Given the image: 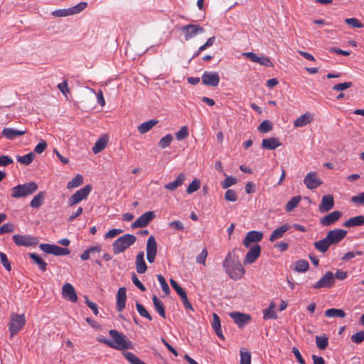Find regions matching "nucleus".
Instances as JSON below:
<instances>
[{
  "instance_id": "nucleus-7",
  "label": "nucleus",
  "mask_w": 364,
  "mask_h": 364,
  "mask_svg": "<svg viewBox=\"0 0 364 364\" xmlns=\"http://www.w3.org/2000/svg\"><path fill=\"white\" fill-rule=\"evenodd\" d=\"M92 190L90 185H86L83 188L77 191L68 200V204L70 206H73L75 204L79 203L82 200L85 199L90 194Z\"/></svg>"
},
{
  "instance_id": "nucleus-14",
  "label": "nucleus",
  "mask_w": 364,
  "mask_h": 364,
  "mask_svg": "<svg viewBox=\"0 0 364 364\" xmlns=\"http://www.w3.org/2000/svg\"><path fill=\"white\" fill-rule=\"evenodd\" d=\"M347 231L343 229H334L330 230L326 236L330 244L336 245L340 242L346 236Z\"/></svg>"
},
{
  "instance_id": "nucleus-20",
  "label": "nucleus",
  "mask_w": 364,
  "mask_h": 364,
  "mask_svg": "<svg viewBox=\"0 0 364 364\" xmlns=\"http://www.w3.org/2000/svg\"><path fill=\"white\" fill-rule=\"evenodd\" d=\"M62 296L64 299L71 302H76L77 300V296L75 289L70 283H66L63 286Z\"/></svg>"
},
{
  "instance_id": "nucleus-52",
  "label": "nucleus",
  "mask_w": 364,
  "mask_h": 364,
  "mask_svg": "<svg viewBox=\"0 0 364 364\" xmlns=\"http://www.w3.org/2000/svg\"><path fill=\"white\" fill-rule=\"evenodd\" d=\"M87 6V3L85 1H82L73 7H70V10L71 15H74V14L80 13L82 11L85 9Z\"/></svg>"
},
{
  "instance_id": "nucleus-36",
  "label": "nucleus",
  "mask_w": 364,
  "mask_h": 364,
  "mask_svg": "<svg viewBox=\"0 0 364 364\" xmlns=\"http://www.w3.org/2000/svg\"><path fill=\"white\" fill-rule=\"evenodd\" d=\"M324 314L328 318H344L346 316V313L343 310L333 308L326 310Z\"/></svg>"
},
{
  "instance_id": "nucleus-15",
  "label": "nucleus",
  "mask_w": 364,
  "mask_h": 364,
  "mask_svg": "<svg viewBox=\"0 0 364 364\" xmlns=\"http://www.w3.org/2000/svg\"><path fill=\"white\" fill-rule=\"evenodd\" d=\"M242 55L249 58L251 61H252L254 63H257L259 65H264V66H266L268 68H272L274 66L271 60L268 57H265V56L259 57L256 53H252V52L243 53Z\"/></svg>"
},
{
  "instance_id": "nucleus-58",
  "label": "nucleus",
  "mask_w": 364,
  "mask_h": 364,
  "mask_svg": "<svg viewBox=\"0 0 364 364\" xmlns=\"http://www.w3.org/2000/svg\"><path fill=\"white\" fill-rule=\"evenodd\" d=\"M157 279L161 284V289L163 290V291L166 294L168 295L169 293H170V288L167 284V282H166V279H164V277L161 275V274H158L157 275Z\"/></svg>"
},
{
  "instance_id": "nucleus-10",
  "label": "nucleus",
  "mask_w": 364,
  "mask_h": 364,
  "mask_svg": "<svg viewBox=\"0 0 364 364\" xmlns=\"http://www.w3.org/2000/svg\"><path fill=\"white\" fill-rule=\"evenodd\" d=\"M13 240L17 246L31 247L38 244V239L31 235H14Z\"/></svg>"
},
{
  "instance_id": "nucleus-64",
  "label": "nucleus",
  "mask_w": 364,
  "mask_h": 364,
  "mask_svg": "<svg viewBox=\"0 0 364 364\" xmlns=\"http://www.w3.org/2000/svg\"><path fill=\"white\" fill-rule=\"evenodd\" d=\"M351 201L355 204H364V192L353 196L351 198Z\"/></svg>"
},
{
  "instance_id": "nucleus-23",
  "label": "nucleus",
  "mask_w": 364,
  "mask_h": 364,
  "mask_svg": "<svg viewBox=\"0 0 364 364\" xmlns=\"http://www.w3.org/2000/svg\"><path fill=\"white\" fill-rule=\"evenodd\" d=\"M314 120V116L309 112H306L299 117L294 122V127H303L310 124Z\"/></svg>"
},
{
  "instance_id": "nucleus-45",
  "label": "nucleus",
  "mask_w": 364,
  "mask_h": 364,
  "mask_svg": "<svg viewBox=\"0 0 364 364\" xmlns=\"http://www.w3.org/2000/svg\"><path fill=\"white\" fill-rule=\"evenodd\" d=\"M83 183V177L80 174L76 175L70 181H69L67 184V188L68 189L74 188L78 187Z\"/></svg>"
},
{
  "instance_id": "nucleus-29",
  "label": "nucleus",
  "mask_w": 364,
  "mask_h": 364,
  "mask_svg": "<svg viewBox=\"0 0 364 364\" xmlns=\"http://www.w3.org/2000/svg\"><path fill=\"white\" fill-rule=\"evenodd\" d=\"M280 145L281 144L279 143V139L276 137L264 139L262 142V147L267 150H274Z\"/></svg>"
},
{
  "instance_id": "nucleus-30",
  "label": "nucleus",
  "mask_w": 364,
  "mask_h": 364,
  "mask_svg": "<svg viewBox=\"0 0 364 364\" xmlns=\"http://www.w3.org/2000/svg\"><path fill=\"white\" fill-rule=\"evenodd\" d=\"M212 327L215 333V334L221 339L224 340L225 338L223 334L221 325H220V318L219 316L214 313L213 314V321H212Z\"/></svg>"
},
{
  "instance_id": "nucleus-1",
  "label": "nucleus",
  "mask_w": 364,
  "mask_h": 364,
  "mask_svg": "<svg viewBox=\"0 0 364 364\" xmlns=\"http://www.w3.org/2000/svg\"><path fill=\"white\" fill-rule=\"evenodd\" d=\"M223 267L230 278L233 280L241 279L245 274V268L233 251L228 253L223 262Z\"/></svg>"
},
{
  "instance_id": "nucleus-16",
  "label": "nucleus",
  "mask_w": 364,
  "mask_h": 364,
  "mask_svg": "<svg viewBox=\"0 0 364 364\" xmlns=\"http://www.w3.org/2000/svg\"><path fill=\"white\" fill-rule=\"evenodd\" d=\"M262 238V232L256 230L250 231L247 233L243 240V245L248 248L252 243H254V245L257 244V242L261 241Z\"/></svg>"
},
{
  "instance_id": "nucleus-4",
  "label": "nucleus",
  "mask_w": 364,
  "mask_h": 364,
  "mask_svg": "<svg viewBox=\"0 0 364 364\" xmlns=\"http://www.w3.org/2000/svg\"><path fill=\"white\" fill-rule=\"evenodd\" d=\"M136 240V237L132 234H125L119 237L112 244L113 252L114 255H118L130 246L134 245Z\"/></svg>"
},
{
  "instance_id": "nucleus-27",
  "label": "nucleus",
  "mask_w": 364,
  "mask_h": 364,
  "mask_svg": "<svg viewBox=\"0 0 364 364\" xmlns=\"http://www.w3.org/2000/svg\"><path fill=\"white\" fill-rule=\"evenodd\" d=\"M109 141V137L107 135H102L95 142V145L92 148L94 154H98L105 149Z\"/></svg>"
},
{
  "instance_id": "nucleus-6",
  "label": "nucleus",
  "mask_w": 364,
  "mask_h": 364,
  "mask_svg": "<svg viewBox=\"0 0 364 364\" xmlns=\"http://www.w3.org/2000/svg\"><path fill=\"white\" fill-rule=\"evenodd\" d=\"M39 248L46 253L52 254L55 256L68 255L70 254L69 249L61 247L56 245L42 243L39 245Z\"/></svg>"
},
{
  "instance_id": "nucleus-31",
  "label": "nucleus",
  "mask_w": 364,
  "mask_h": 364,
  "mask_svg": "<svg viewBox=\"0 0 364 364\" xmlns=\"http://www.w3.org/2000/svg\"><path fill=\"white\" fill-rule=\"evenodd\" d=\"M158 122L157 119H154L144 122L138 127V132L142 134H145L156 125Z\"/></svg>"
},
{
  "instance_id": "nucleus-32",
  "label": "nucleus",
  "mask_w": 364,
  "mask_h": 364,
  "mask_svg": "<svg viewBox=\"0 0 364 364\" xmlns=\"http://www.w3.org/2000/svg\"><path fill=\"white\" fill-rule=\"evenodd\" d=\"M363 225H364V215L350 218L343 224V225L347 228L361 226Z\"/></svg>"
},
{
  "instance_id": "nucleus-17",
  "label": "nucleus",
  "mask_w": 364,
  "mask_h": 364,
  "mask_svg": "<svg viewBox=\"0 0 364 364\" xmlns=\"http://www.w3.org/2000/svg\"><path fill=\"white\" fill-rule=\"evenodd\" d=\"M304 183L308 189L313 190L318 188L322 181L317 178L316 172H309L305 176Z\"/></svg>"
},
{
  "instance_id": "nucleus-19",
  "label": "nucleus",
  "mask_w": 364,
  "mask_h": 364,
  "mask_svg": "<svg viewBox=\"0 0 364 364\" xmlns=\"http://www.w3.org/2000/svg\"><path fill=\"white\" fill-rule=\"evenodd\" d=\"M342 216V213L338 210H335L325 215L320 219V224L322 226L327 227L334 224Z\"/></svg>"
},
{
  "instance_id": "nucleus-39",
  "label": "nucleus",
  "mask_w": 364,
  "mask_h": 364,
  "mask_svg": "<svg viewBox=\"0 0 364 364\" xmlns=\"http://www.w3.org/2000/svg\"><path fill=\"white\" fill-rule=\"evenodd\" d=\"M29 257L38 265L39 269L42 272H45L47 269L48 264L36 253H30Z\"/></svg>"
},
{
  "instance_id": "nucleus-42",
  "label": "nucleus",
  "mask_w": 364,
  "mask_h": 364,
  "mask_svg": "<svg viewBox=\"0 0 364 364\" xmlns=\"http://www.w3.org/2000/svg\"><path fill=\"white\" fill-rule=\"evenodd\" d=\"M215 37H214V36L209 38L207 40V41L203 45L200 46L198 48V49L194 53V54L192 56L191 59L198 56L202 51H203L206 48L212 46L213 45L214 42H215Z\"/></svg>"
},
{
  "instance_id": "nucleus-46",
  "label": "nucleus",
  "mask_w": 364,
  "mask_h": 364,
  "mask_svg": "<svg viewBox=\"0 0 364 364\" xmlns=\"http://www.w3.org/2000/svg\"><path fill=\"white\" fill-rule=\"evenodd\" d=\"M34 159V154L33 152H30L26 155L23 156H17V161L18 162L24 164V165H29L32 163V161Z\"/></svg>"
},
{
  "instance_id": "nucleus-44",
  "label": "nucleus",
  "mask_w": 364,
  "mask_h": 364,
  "mask_svg": "<svg viewBox=\"0 0 364 364\" xmlns=\"http://www.w3.org/2000/svg\"><path fill=\"white\" fill-rule=\"evenodd\" d=\"M309 264L308 261L305 259H299L295 262L294 269L297 272H305L309 269Z\"/></svg>"
},
{
  "instance_id": "nucleus-50",
  "label": "nucleus",
  "mask_w": 364,
  "mask_h": 364,
  "mask_svg": "<svg viewBox=\"0 0 364 364\" xmlns=\"http://www.w3.org/2000/svg\"><path fill=\"white\" fill-rule=\"evenodd\" d=\"M172 140L173 136L171 134H168L159 140L158 145L161 149H166L169 146Z\"/></svg>"
},
{
  "instance_id": "nucleus-34",
  "label": "nucleus",
  "mask_w": 364,
  "mask_h": 364,
  "mask_svg": "<svg viewBox=\"0 0 364 364\" xmlns=\"http://www.w3.org/2000/svg\"><path fill=\"white\" fill-rule=\"evenodd\" d=\"M275 306V304L274 302H271L269 307L263 311V318L264 320L277 318V315L274 310Z\"/></svg>"
},
{
  "instance_id": "nucleus-40",
  "label": "nucleus",
  "mask_w": 364,
  "mask_h": 364,
  "mask_svg": "<svg viewBox=\"0 0 364 364\" xmlns=\"http://www.w3.org/2000/svg\"><path fill=\"white\" fill-rule=\"evenodd\" d=\"M316 344L318 349L325 350L328 346V337L326 335L316 336Z\"/></svg>"
},
{
  "instance_id": "nucleus-41",
  "label": "nucleus",
  "mask_w": 364,
  "mask_h": 364,
  "mask_svg": "<svg viewBox=\"0 0 364 364\" xmlns=\"http://www.w3.org/2000/svg\"><path fill=\"white\" fill-rule=\"evenodd\" d=\"M102 250L101 245L92 246L88 247L82 254L80 255V258L82 260H87L90 259L92 252H100Z\"/></svg>"
},
{
  "instance_id": "nucleus-22",
  "label": "nucleus",
  "mask_w": 364,
  "mask_h": 364,
  "mask_svg": "<svg viewBox=\"0 0 364 364\" xmlns=\"http://www.w3.org/2000/svg\"><path fill=\"white\" fill-rule=\"evenodd\" d=\"M127 300V289L125 287H120L117 294V310L122 311L125 308Z\"/></svg>"
},
{
  "instance_id": "nucleus-3",
  "label": "nucleus",
  "mask_w": 364,
  "mask_h": 364,
  "mask_svg": "<svg viewBox=\"0 0 364 364\" xmlns=\"http://www.w3.org/2000/svg\"><path fill=\"white\" fill-rule=\"evenodd\" d=\"M38 190V184L31 181L23 184H19L12 188L11 197L14 198H21L27 197Z\"/></svg>"
},
{
  "instance_id": "nucleus-5",
  "label": "nucleus",
  "mask_w": 364,
  "mask_h": 364,
  "mask_svg": "<svg viewBox=\"0 0 364 364\" xmlns=\"http://www.w3.org/2000/svg\"><path fill=\"white\" fill-rule=\"evenodd\" d=\"M25 324L26 318L24 314H11L9 323L11 337L19 332Z\"/></svg>"
},
{
  "instance_id": "nucleus-43",
  "label": "nucleus",
  "mask_w": 364,
  "mask_h": 364,
  "mask_svg": "<svg viewBox=\"0 0 364 364\" xmlns=\"http://www.w3.org/2000/svg\"><path fill=\"white\" fill-rule=\"evenodd\" d=\"M301 200L300 196H296L292 197L287 203L285 209L287 212L292 211L299 203Z\"/></svg>"
},
{
  "instance_id": "nucleus-33",
  "label": "nucleus",
  "mask_w": 364,
  "mask_h": 364,
  "mask_svg": "<svg viewBox=\"0 0 364 364\" xmlns=\"http://www.w3.org/2000/svg\"><path fill=\"white\" fill-rule=\"evenodd\" d=\"M331 245L330 244L326 237H324L323 240H318L314 243V246L316 248V250L321 253L326 252Z\"/></svg>"
},
{
  "instance_id": "nucleus-24",
  "label": "nucleus",
  "mask_w": 364,
  "mask_h": 364,
  "mask_svg": "<svg viewBox=\"0 0 364 364\" xmlns=\"http://www.w3.org/2000/svg\"><path fill=\"white\" fill-rule=\"evenodd\" d=\"M26 132V130H18L14 128H4L2 130V135L6 139L12 140L16 139L17 136L23 135Z\"/></svg>"
},
{
  "instance_id": "nucleus-55",
  "label": "nucleus",
  "mask_w": 364,
  "mask_h": 364,
  "mask_svg": "<svg viewBox=\"0 0 364 364\" xmlns=\"http://www.w3.org/2000/svg\"><path fill=\"white\" fill-rule=\"evenodd\" d=\"M272 124L268 120H264L262 122H261V124H259V126L258 127V130L261 133H267V132H269L270 130H272Z\"/></svg>"
},
{
  "instance_id": "nucleus-60",
  "label": "nucleus",
  "mask_w": 364,
  "mask_h": 364,
  "mask_svg": "<svg viewBox=\"0 0 364 364\" xmlns=\"http://www.w3.org/2000/svg\"><path fill=\"white\" fill-rule=\"evenodd\" d=\"M363 255V252L362 251H360V250H357V251H350V252H346L343 257H342V260L343 261H347V260H349L352 258H354L356 256H361Z\"/></svg>"
},
{
  "instance_id": "nucleus-38",
  "label": "nucleus",
  "mask_w": 364,
  "mask_h": 364,
  "mask_svg": "<svg viewBox=\"0 0 364 364\" xmlns=\"http://www.w3.org/2000/svg\"><path fill=\"white\" fill-rule=\"evenodd\" d=\"M157 253V243L155 240V237L151 235L148 238L146 242V254H154L156 255Z\"/></svg>"
},
{
  "instance_id": "nucleus-9",
  "label": "nucleus",
  "mask_w": 364,
  "mask_h": 364,
  "mask_svg": "<svg viewBox=\"0 0 364 364\" xmlns=\"http://www.w3.org/2000/svg\"><path fill=\"white\" fill-rule=\"evenodd\" d=\"M335 284L334 274L331 272H326L323 276L313 285V288L319 289L321 288H331Z\"/></svg>"
},
{
  "instance_id": "nucleus-2",
  "label": "nucleus",
  "mask_w": 364,
  "mask_h": 364,
  "mask_svg": "<svg viewBox=\"0 0 364 364\" xmlns=\"http://www.w3.org/2000/svg\"><path fill=\"white\" fill-rule=\"evenodd\" d=\"M109 334L112 337V340L105 338L102 336L99 337L97 341L100 343L107 345L109 348L118 350L132 348V343L129 341L122 333H120L117 330L111 329L109 331Z\"/></svg>"
},
{
  "instance_id": "nucleus-35",
  "label": "nucleus",
  "mask_w": 364,
  "mask_h": 364,
  "mask_svg": "<svg viewBox=\"0 0 364 364\" xmlns=\"http://www.w3.org/2000/svg\"><path fill=\"white\" fill-rule=\"evenodd\" d=\"M152 301L156 311L164 318L166 317V312L162 301L155 295L152 297Z\"/></svg>"
},
{
  "instance_id": "nucleus-8",
  "label": "nucleus",
  "mask_w": 364,
  "mask_h": 364,
  "mask_svg": "<svg viewBox=\"0 0 364 364\" xmlns=\"http://www.w3.org/2000/svg\"><path fill=\"white\" fill-rule=\"evenodd\" d=\"M180 29L183 33L186 41H189L198 34L203 33L205 31L204 28L198 24L185 25L181 27Z\"/></svg>"
},
{
  "instance_id": "nucleus-57",
  "label": "nucleus",
  "mask_w": 364,
  "mask_h": 364,
  "mask_svg": "<svg viewBox=\"0 0 364 364\" xmlns=\"http://www.w3.org/2000/svg\"><path fill=\"white\" fill-rule=\"evenodd\" d=\"M15 228L13 223H4L0 227V235L13 232Z\"/></svg>"
},
{
  "instance_id": "nucleus-53",
  "label": "nucleus",
  "mask_w": 364,
  "mask_h": 364,
  "mask_svg": "<svg viewBox=\"0 0 364 364\" xmlns=\"http://www.w3.org/2000/svg\"><path fill=\"white\" fill-rule=\"evenodd\" d=\"M51 14L55 17H65L71 16L70 8L55 10L51 13Z\"/></svg>"
},
{
  "instance_id": "nucleus-61",
  "label": "nucleus",
  "mask_w": 364,
  "mask_h": 364,
  "mask_svg": "<svg viewBox=\"0 0 364 364\" xmlns=\"http://www.w3.org/2000/svg\"><path fill=\"white\" fill-rule=\"evenodd\" d=\"M188 135V131L186 126L182 127L179 131L176 133L177 140L181 141Z\"/></svg>"
},
{
  "instance_id": "nucleus-63",
  "label": "nucleus",
  "mask_w": 364,
  "mask_h": 364,
  "mask_svg": "<svg viewBox=\"0 0 364 364\" xmlns=\"http://www.w3.org/2000/svg\"><path fill=\"white\" fill-rule=\"evenodd\" d=\"M1 263L4 267L7 270L10 271L11 269V264L7 258V256L4 252H0Z\"/></svg>"
},
{
  "instance_id": "nucleus-28",
  "label": "nucleus",
  "mask_w": 364,
  "mask_h": 364,
  "mask_svg": "<svg viewBox=\"0 0 364 364\" xmlns=\"http://www.w3.org/2000/svg\"><path fill=\"white\" fill-rule=\"evenodd\" d=\"M185 179V175L183 173H180L178 175L175 181L165 184L164 188L168 191H173L177 188L181 186Z\"/></svg>"
},
{
  "instance_id": "nucleus-51",
  "label": "nucleus",
  "mask_w": 364,
  "mask_h": 364,
  "mask_svg": "<svg viewBox=\"0 0 364 364\" xmlns=\"http://www.w3.org/2000/svg\"><path fill=\"white\" fill-rule=\"evenodd\" d=\"M237 183V180L236 178L229 176H226L225 179L222 182L221 186L223 189H227L229 187L236 184Z\"/></svg>"
},
{
  "instance_id": "nucleus-49",
  "label": "nucleus",
  "mask_w": 364,
  "mask_h": 364,
  "mask_svg": "<svg viewBox=\"0 0 364 364\" xmlns=\"http://www.w3.org/2000/svg\"><path fill=\"white\" fill-rule=\"evenodd\" d=\"M240 364H251V353L249 351L245 350V349H241L240 351Z\"/></svg>"
},
{
  "instance_id": "nucleus-21",
  "label": "nucleus",
  "mask_w": 364,
  "mask_h": 364,
  "mask_svg": "<svg viewBox=\"0 0 364 364\" xmlns=\"http://www.w3.org/2000/svg\"><path fill=\"white\" fill-rule=\"evenodd\" d=\"M334 200L331 195H325L322 197L321 203L318 206L319 211L326 213L333 208Z\"/></svg>"
},
{
  "instance_id": "nucleus-56",
  "label": "nucleus",
  "mask_w": 364,
  "mask_h": 364,
  "mask_svg": "<svg viewBox=\"0 0 364 364\" xmlns=\"http://www.w3.org/2000/svg\"><path fill=\"white\" fill-rule=\"evenodd\" d=\"M200 181H198V179H194L188 186L186 192L188 194L193 193L195 191H198L200 188Z\"/></svg>"
},
{
  "instance_id": "nucleus-12",
  "label": "nucleus",
  "mask_w": 364,
  "mask_h": 364,
  "mask_svg": "<svg viewBox=\"0 0 364 364\" xmlns=\"http://www.w3.org/2000/svg\"><path fill=\"white\" fill-rule=\"evenodd\" d=\"M261 254V247L258 244L253 245L246 254L243 260L245 265L251 264L254 263L259 257Z\"/></svg>"
},
{
  "instance_id": "nucleus-54",
  "label": "nucleus",
  "mask_w": 364,
  "mask_h": 364,
  "mask_svg": "<svg viewBox=\"0 0 364 364\" xmlns=\"http://www.w3.org/2000/svg\"><path fill=\"white\" fill-rule=\"evenodd\" d=\"M180 297H181V301H182L183 305L185 309L186 310V311H194V309H193L192 304L188 301L186 292L185 294H182L181 296H180Z\"/></svg>"
},
{
  "instance_id": "nucleus-37",
  "label": "nucleus",
  "mask_w": 364,
  "mask_h": 364,
  "mask_svg": "<svg viewBox=\"0 0 364 364\" xmlns=\"http://www.w3.org/2000/svg\"><path fill=\"white\" fill-rule=\"evenodd\" d=\"M45 194L44 191H41L36 195L30 203L31 207L38 208L41 206L45 198Z\"/></svg>"
},
{
  "instance_id": "nucleus-18",
  "label": "nucleus",
  "mask_w": 364,
  "mask_h": 364,
  "mask_svg": "<svg viewBox=\"0 0 364 364\" xmlns=\"http://www.w3.org/2000/svg\"><path fill=\"white\" fill-rule=\"evenodd\" d=\"M230 316L239 328H242L251 320V316L249 314L240 312H231L230 313Z\"/></svg>"
},
{
  "instance_id": "nucleus-48",
  "label": "nucleus",
  "mask_w": 364,
  "mask_h": 364,
  "mask_svg": "<svg viewBox=\"0 0 364 364\" xmlns=\"http://www.w3.org/2000/svg\"><path fill=\"white\" fill-rule=\"evenodd\" d=\"M124 357L131 364H146L143 360H140L137 356L131 352L125 353Z\"/></svg>"
},
{
  "instance_id": "nucleus-47",
  "label": "nucleus",
  "mask_w": 364,
  "mask_h": 364,
  "mask_svg": "<svg viewBox=\"0 0 364 364\" xmlns=\"http://www.w3.org/2000/svg\"><path fill=\"white\" fill-rule=\"evenodd\" d=\"M136 308L139 315L144 318H146L149 321H152V316L150 315L146 308L141 304L136 302Z\"/></svg>"
},
{
  "instance_id": "nucleus-11",
  "label": "nucleus",
  "mask_w": 364,
  "mask_h": 364,
  "mask_svg": "<svg viewBox=\"0 0 364 364\" xmlns=\"http://www.w3.org/2000/svg\"><path fill=\"white\" fill-rule=\"evenodd\" d=\"M155 215L153 211H147L141 215L132 224V228H144L154 218Z\"/></svg>"
},
{
  "instance_id": "nucleus-59",
  "label": "nucleus",
  "mask_w": 364,
  "mask_h": 364,
  "mask_svg": "<svg viewBox=\"0 0 364 364\" xmlns=\"http://www.w3.org/2000/svg\"><path fill=\"white\" fill-rule=\"evenodd\" d=\"M224 197L225 200L230 202H235L238 198L235 191L232 189H228Z\"/></svg>"
},
{
  "instance_id": "nucleus-26",
  "label": "nucleus",
  "mask_w": 364,
  "mask_h": 364,
  "mask_svg": "<svg viewBox=\"0 0 364 364\" xmlns=\"http://www.w3.org/2000/svg\"><path fill=\"white\" fill-rule=\"evenodd\" d=\"M290 228V225L289 224H284L282 226L276 228L271 234L269 237V240L271 242H274L277 239H279L283 237L284 234L287 232Z\"/></svg>"
},
{
  "instance_id": "nucleus-62",
  "label": "nucleus",
  "mask_w": 364,
  "mask_h": 364,
  "mask_svg": "<svg viewBox=\"0 0 364 364\" xmlns=\"http://www.w3.org/2000/svg\"><path fill=\"white\" fill-rule=\"evenodd\" d=\"M351 341L355 343H360L364 341V331H358L351 336Z\"/></svg>"
},
{
  "instance_id": "nucleus-13",
  "label": "nucleus",
  "mask_w": 364,
  "mask_h": 364,
  "mask_svg": "<svg viewBox=\"0 0 364 364\" xmlns=\"http://www.w3.org/2000/svg\"><path fill=\"white\" fill-rule=\"evenodd\" d=\"M202 82L205 85L216 87L220 82V76L216 72L205 71L201 77Z\"/></svg>"
},
{
  "instance_id": "nucleus-25",
  "label": "nucleus",
  "mask_w": 364,
  "mask_h": 364,
  "mask_svg": "<svg viewBox=\"0 0 364 364\" xmlns=\"http://www.w3.org/2000/svg\"><path fill=\"white\" fill-rule=\"evenodd\" d=\"M135 264L137 273L144 274L146 271L147 266L144 260V252H139L137 254Z\"/></svg>"
}]
</instances>
